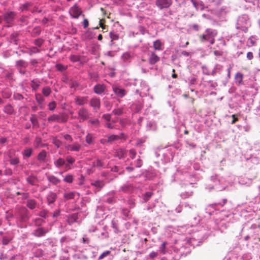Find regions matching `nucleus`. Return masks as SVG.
I'll return each instance as SVG.
<instances>
[{"mask_svg":"<svg viewBox=\"0 0 260 260\" xmlns=\"http://www.w3.org/2000/svg\"><path fill=\"white\" fill-rule=\"evenodd\" d=\"M49 122H56L58 123H66L68 119V116L64 113L59 114H53L48 117Z\"/></svg>","mask_w":260,"mask_h":260,"instance_id":"nucleus-1","label":"nucleus"},{"mask_svg":"<svg viewBox=\"0 0 260 260\" xmlns=\"http://www.w3.org/2000/svg\"><path fill=\"white\" fill-rule=\"evenodd\" d=\"M81 146L78 142H75L73 144H69L66 146V148L68 151L78 152L80 150Z\"/></svg>","mask_w":260,"mask_h":260,"instance_id":"nucleus-7","label":"nucleus"},{"mask_svg":"<svg viewBox=\"0 0 260 260\" xmlns=\"http://www.w3.org/2000/svg\"><path fill=\"white\" fill-rule=\"evenodd\" d=\"M64 139L66 140L69 141V142H72L73 141V138H72L71 136L69 134H66L63 136Z\"/></svg>","mask_w":260,"mask_h":260,"instance_id":"nucleus-56","label":"nucleus"},{"mask_svg":"<svg viewBox=\"0 0 260 260\" xmlns=\"http://www.w3.org/2000/svg\"><path fill=\"white\" fill-rule=\"evenodd\" d=\"M246 57L248 60H251L253 58V55L252 52H248L247 53Z\"/></svg>","mask_w":260,"mask_h":260,"instance_id":"nucleus-60","label":"nucleus"},{"mask_svg":"<svg viewBox=\"0 0 260 260\" xmlns=\"http://www.w3.org/2000/svg\"><path fill=\"white\" fill-rule=\"evenodd\" d=\"M136 154H137V152L135 149H132L129 150L130 157L132 159H134L135 157Z\"/></svg>","mask_w":260,"mask_h":260,"instance_id":"nucleus-51","label":"nucleus"},{"mask_svg":"<svg viewBox=\"0 0 260 260\" xmlns=\"http://www.w3.org/2000/svg\"><path fill=\"white\" fill-rule=\"evenodd\" d=\"M22 195L23 198L24 199H26L28 198V197L29 196V194L28 192L22 193Z\"/></svg>","mask_w":260,"mask_h":260,"instance_id":"nucleus-64","label":"nucleus"},{"mask_svg":"<svg viewBox=\"0 0 260 260\" xmlns=\"http://www.w3.org/2000/svg\"><path fill=\"white\" fill-rule=\"evenodd\" d=\"M105 22V19H102L100 21L99 25L102 28L104 31H108V26L105 25L104 23Z\"/></svg>","mask_w":260,"mask_h":260,"instance_id":"nucleus-28","label":"nucleus"},{"mask_svg":"<svg viewBox=\"0 0 260 260\" xmlns=\"http://www.w3.org/2000/svg\"><path fill=\"white\" fill-rule=\"evenodd\" d=\"M13 239V237L10 236H4L2 239V243L4 245L8 244Z\"/></svg>","mask_w":260,"mask_h":260,"instance_id":"nucleus-23","label":"nucleus"},{"mask_svg":"<svg viewBox=\"0 0 260 260\" xmlns=\"http://www.w3.org/2000/svg\"><path fill=\"white\" fill-rule=\"evenodd\" d=\"M152 193L151 192H147L144 194L143 199L145 202L148 201L152 197Z\"/></svg>","mask_w":260,"mask_h":260,"instance_id":"nucleus-42","label":"nucleus"},{"mask_svg":"<svg viewBox=\"0 0 260 260\" xmlns=\"http://www.w3.org/2000/svg\"><path fill=\"white\" fill-rule=\"evenodd\" d=\"M4 111L8 114H13L14 113L13 107L10 104L7 105L4 107Z\"/></svg>","mask_w":260,"mask_h":260,"instance_id":"nucleus-18","label":"nucleus"},{"mask_svg":"<svg viewBox=\"0 0 260 260\" xmlns=\"http://www.w3.org/2000/svg\"><path fill=\"white\" fill-rule=\"evenodd\" d=\"M31 6H32V4L30 2H27L22 4L21 6L20 9H21V10L22 11H27L28 9V8Z\"/></svg>","mask_w":260,"mask_h":260,"instance_id":"nucleus-24","label":"nucleus"},{"mask_svg":"<svg viewBox=\"0 0 260 260\" xmlns=\"http://www.w3.org/2000/svg\"><path fill=\"white\" fill-rule=\"evenodd\" d=\"M30 120L34 125H35L38 123L37 118L35 115H32L31 116Z\"/></svg>","mask_w":260,"mask_h":260,"instance_id":"nucleus-53","label":"nucleus"},{"mask_svg":"<svg viewBox=\"0 0 260 260\" xmlns=\"http://www.w3.org/2000/svg\"><path fill=\"white\" fill-rule=\"evenodd\" d=\"M82 13L81 9L77 5L71 7L69 10L70 14L74 18H78Z\"/></svg>","mask_w":260,"mask_h":260,"instance_id":"nucleus-5","label":"nucleus"},{"mask_svg":"<svg viewBox=\"0 0 260 260\" xmlns=\"http://www.w3.org/2000/svg\"><path fill=\"white\" fill-rule=\"evenodd\" d=\"M235 80L236 82L238 83L239 85H243V74L241 73H237L236 74L235 76Z\"/></svg>","mask_w":260,"mask_h":260,"instance_id":"nucleus-17","label":"nucleus"},{"mask_svg":"<svg viewBox=\"0 0 260 260\" xmlns=\"http://www.w3.org/2000/svg\"><path fill=\"white\" fill-rule=\"evenodd\" d=\"M74 180V176L72 175L68 174L63 179V181L67 183H72Z\"/></svg>","mask_w":260,"mask_h":260,"instance_id":"nucleus-32","label":"nucleus"},{"mask_svg":"<svg viewBox=\"0 0 260 260\" xmlns=\"http://www.w3.org/2000/svg\"><path fill=\"white\" fill-rule=\"evenodd\" d=\"M36 100L40 105L42 104L44 101V98L40 93H37L35 95Z\"/></svg>","mask_w":260,"mask_h":260,"instance_id":"nucleus-25","label":"nucleus"},{"mask_svg":"<svg viewBox=\"0 0 260 260\" xmlns=\"http://www.w3.org/2000/svg\"><path fill=\"white\" fill-rule=\"evenodd\" d=\"M51 92V88L48 86L45 87L42 89V93L45 96H48L50 94Z\"/></svg>","mask_w":260,"mask_h":260,"instance_id":"nucleus-26","label":"nucleus"},{"mask_svg":"<svg viewBox=\"0 0 260 260\" xmlns=\"http://www.w3.org/2000/svg\"><path fill=\"white\" fill-rule=\"evenodd\" d=\"M120 137L118 135H111L107 137V141L109 143H112L114 141H117L120 139Z\"/></svg>","mask_w":260,"mask_h":260,"instance_id":"nucleus-21","label":"nucleus"},{"mask_svg":"<svg viewBox=\"0 0 260 260\" xmlns=\"http://www.w3.org/2000/svg\"><path fill=\"white\" fill-rule=\"evenodd\" d=\"M126 155V151L123 149H119L116 152V156L120 159L124 158Z\"/></svg>","mask_w":260,"mask_h":260,"instance_id":"nucleus-19","label":"nucleus"},{"mask_svg":"<svg viewBox=\"0 0 260 260\" xmlns=\"http://www.w3.org/2000/svg\"><path fill=\"white\" fill-rule=\"evenodd\" d=\"M5 174L6 175L10 176L12 174V171L11 169H6L5 171Z\"/></svg>","mask_w":260,"mask_h":260,"instance_id":"nucleus-62","label":"nucleus"},{"mask_svg":"<svg viewBox=\"0 0 260 260\" xmlns=\"http://www.w3.org/2000/svg\"><path fill=\"white\" fill-rule=\"evenodd\" d=\"M22 212L24 215L21 216V219L22 221H25L28 219V217L27 216L28 211L26 209L24 208L22 209Z\"/></svg>","mask_w":260,"mask_h":260,"instance_id":"nucleus-33","label":"nucleus"},{"mask_svg":"<svg viewBox=\"0 0 260 260\" xmlns=\"http://www.w3.org/2000/svg\"><path fill=\"white\" fill-rule=\"evenodd\" d=\"M40 85V82L33 80L31 81V86L34 90H37Z\"/></svg>","mask_w":260,"mask_h":260,"instance_id":"nucleus-30","label":"nucleus"},{"mask_svg":"<svg viewBox=\"0 0 260 260\" xmlns=\"http://www.w3.org/2000/svg\"><path fill=\"white\" fill-rule=\"evenodd\" d=\"M86 142L88 144H92L93 143V137L91 134H88L86 136Z\"/></svg>","mask_w":260,"mask_h":260,"instance_id":"nucleus-38","label":"nucleus"},{"mask_svg":"<svg viewBox=\"0 0 260 260\" xmlns=\"http://www.w3.org/2000/svg\"><path fill=\"white\" fill-rule=\"evenodd\" d=\"M156 6L160 9H167L172 4V0H156Z\"/></svg>","mask_w":260,"mask_h":260,"instance_id":"nucleus-4","label":"nucleus"},{"mask_svg":"<svg viewBox=\"0 0 260 260\" xmlns=\"http://www.w3.org/2000/svg\"><path fill=\"white\" fill-rule=\"evenodd\" d=\"M65 165V160L62 158H59L54 161V165L57 168H60Z\"/></svg>","mask_w":260,"mask_h":260,"instance_id":"nucleus-20","label":"nucleus"},{"mask_svg":"<svg viewBox=\"0 0 260 260\" xmlns=\"http://www.w3.org/2000/svg\"><path fill=\"white\" fill-rule=\"evenodd\" d=\"M113 91L120 98L123 97L126 94V91L124 89H120L118 87L113 88Z\"/></svg>","mask_w":260,"mask_h":260,"instance_id":"nucleus-13","label":"nucleus"},{"mask_svg":"<svg viewBox=\"0 0 260 260\" xmlns=\"http://www.w3.org/2000/svg\"><path fill=\"white\" fill-rule=\"evenodd\" d=\"M167 245V242H164L161 245H160V246L159 247V250L160 251V252L163 254H165L166 253V252H167V250H166V246Z\"/></svg>","mask_w":260,"mask_h":260,"instance_id":"nucleus-29","label":"nucleus"},{"mask_svg":"<svg viewBox=\"0 0 260 260\" xmlns=\"http://www.w3.org/2000/svg\"><path fill=\"white\" fill-rule=\"evenodd\" d=\"M102 118L106 121H109L111 119V115L110 114H105L102 116Z\"/></svg>","mask_w":260,"mask_h":260,"instance_id":"nucleus-52","label":"nucleus"},{"mask_svg":"<svg viewBox=\"0 0 260 260\" xmlns=\"http://www.w3.org/2000/svg\"><path fill=\"white\" fill-rule=\"evenodd\" d=\"M26 181L31 185H35L38 182V179L36 176L31 174L26 178Z\"/></svg>","mask_w":260,"mask_h":260,"instance_id":"nucleus-12","label":"nucleus"},{"mask_svg":"<svg viewBox=\"0 0 260 260\" xmlns=\"http://www.w3.org/2000/svg\"><path fill=\"white\" fill-rule=\"evenodd\" d=\"M75 103L79 106H83L88 102V96H77L75 98Z\"/></svg>","mask_w":260,"mask_h":260,"instance_id":"nucleus-8","label":"nucleus"},{"mask_svg":"<svg viewBox=\"0 0 260 260\" xmlns=\"http://www.w3.org/2000/svg\"><path fill=\"white\" fill-rule=\"evenodd\" d=\"M26 206L31 210H33L37 207V202L34 199H29L27 201Z\"/></svg>","mask_w":260,"mask_h":260,"instance_id":"nucleus-14","label":"nucleus"},{"mask_svg":"<svg viewBox=\"0 0 260 260\" xmlns=\"http://www.w3.org/2000/svg\"><path fill=\"white\" fill-rule=\"evenodd\" d=\"M113 113L116 115H121L123 113V109L118 108L113 110Z\"/></svg>","mask_w":260,"mask_h":260,"instance_id":"nucleus-44","label":"nucleus"},{"mask_svg":"<svg viewBox=\"0 0 260 260\" xmlns=\"http://www.w3.org/2000/svg\"><path fill=\"white\" fill-rule=\"evenodd\" d=\"M110 37L112 41L117 40L119 38L118 35L114 32H110Z\"/></svg>","mask_w":260,"mask_h":260,"instance_id":"nucleus-43","label":"nucleus"},{"mask_svg":"<svg viewBox=\"0 0 260 260\" xmlns=\"http://www.w3.org/2000/svg\"><path fill=\"white\" fill-rule=\"evenodd\" d=\"M88 122L96 127H99L100 125V121L98 119H90Z\"/></svg>","mask_w":260,"mask_h":260,"instance_id":"nucleus-31","label":"nucleus"},{"mask_svg":"<svg viewBox=\"0 0 260 260\" xmlns=\"http://www.w3.org/2000/svg\"><path fill=\"white\" fill-rule=\"evenodd\" d=\"M16 64L17 66L26 68L27 66V63L23 60H19L17 61Z\"/></svg>","mask_w":260,"mask_h":260,"instance_id":"nucleus-36","label":"nucleus"},{"mask_svg":"<svg viewBox=\"0 0 260 260\" xmlns=\"http://www.w3.org/2000/svg\"><path fill=\"white\" fill-rule=\"evenodd\" d=\"M47 179L50 183L54 185H56L60 183V180L56 177L53 175H49L47 176Z\"/></svg>","mask_w":260,"mask_h":260,"instance_id":"nucleus-16","label":"nucleus"},{"mask_svg":"<svg viewBox=\"0 0 260 260\" xmlns=\"http://www.w3.org/2000/svg\"><path fill=\"white\" fill-rule=\"evenodd\" d=\"M157 255L158 253L154 251H152L149 254V257L152 259L155 258Z\"/></svg>","mask_w":260,"mask_h":260,"instance_id":"nucleus-58","label":"nucleus"},{"mask_svg":"<svg viewBox=\"0 0 260 260\" xmlns=\"http://www.w3.org/2000/svg\"><path fill=\"white\" fill-rule=\"evenodd\" d=\"M11 95V92L8 90L4 91L2 92V96L4 98L8 99Z\"/></svg>","mask_w":260,"mask_h":260,"instance_id":"nucleus-46","label":"nucleus"},{"mask_svg":"<svg viewBox=\"0 0 260 260\" xmlns=\"http://www.w3.org/2000/svg\"><path fill=\"white\" fill-rule=\"evenodd\" d=\"M56 106V104L55 102H54V101H53V102L49 103V104H48L49 109L50 111H53L55 109Z\"/></svg>","mask_w":260,"mask_h":260,"instance_id":"nucleus-45","label":"nucleus"},{"mask_svg":"<svg viewBox=\"0 0 260 260\" xmlns=\"http://www.w3.org/2000/svg\"><path fill=\"white\" fill-rule=\"evenodd\" d=\"M34 222L36 225L40 226L45 221L42 219L38 218L34 219Z\"/></svg>","mask_w":260,"mask_h":260,"instance_id":"nucleus-40","label":"nucleus"},{"mask_svg":"<svg viewBox=\"0 0 260 260\" xmlns=\"http://www.w3.org/2000/svg\"><path fill=\"white\" fill-rule=\"evenodd\" d=\"M47 214H48V211L44 209L40 212L39 215L40 217L46 218L47 216Z\"/></svg>","mask_w":260,"mask_h":260,"instance_id":"nucleus-48","label":"nucleus"},{"mask_svg":"<svg viewBox=\"0 0 260 260\" xmlns=\"http://www.w3.org/2000/svg\"><path fill=\"white\" fill-rule=\"evenodd\" d=\"M75 195V192H70L64 193V197L67 200H70V199H74Z\"/></svg>","mask_w":260,"mask_h":260,"instance_id":"nucleus-34","label":"nucleus"},{"mask_svg":"<svg viewBox=\"0 0 260 260\" xmlns=\"http://www.w3.org/2000/svg\"><path fill=\"white\" fill-rule=\"evenodd\" d=\"M86 37L88 39H91L93 38L92 33L91 31H87L85 33Z\"/></svg>","mask_w":260,"mask_h":260,"instance_id":"nucleus-57","label":"nucleus"},{"mask_svg":"<svg viewBox=\"0 0 260 260\" xmlns=\"http://www.w3.org/2000/svg\"><path fill=\"white\" fill-rule=\"evenodd\" d=\"M90 105L94 110H97L100 109L101 107V101L99 98L93 97L90 101Z\"/></svg>","mask_w":260,"mask_h":260,"instance_id":"nucleus-6","label":"nucleus"},{"mask_svg":"<svg viewBox=\"0 0 260 260\" xmlns=\"http://www.w3.org/2000/svg\"><path fill=\"white\" fill-rule=\"evenodd\" d=\"M111 253V251L109 250H107L106 251H104L103 253H102L100 256L99 257L98 259L101 260L103 259L105 257L109 255Z\"/></svg>","mask_w":260,"mask_h":260,"instance_id":"nucleus-41","label":"nucleus"},{"mask_svg":"<svg viewBox=\"0 0 260 260\" xmlns=\"http://www.w3.org/2000/svg\"><path fill=\"white\" fill-rule=\"evenodd\" d=\"M93 166L96 167H102L104 166V164L101 160L98 159L93 162Z\"/></svg>","mask_w":260,"mask_h":260,"instance_id":"nucleus-37","label":"nucleus"},{"mask_svg":"<svg viewBox=\"0 0 260 260\" xmlns=\"http://www.w3.org/2000/svg\"><path fill=\"white\" fill-rule=\"evenodd\" d=\"M35 44L38 47L41 46L43 43V40L41 39H38L35 41Z\"/></svg>","mask_w":260,"mask_h":260,"instance_id":"nucleus-50","label":"nucleus"},{"mask_svg":"<svg viewBox=\"0 0 260 260\" xmlns=\"http://www.w3.org/2000/svg\"><path fill=\"white\" fill-rule=\"evenodd\" d=\"M92 185L97 187L99 189L102 188L104 186V183L103 182L100 181H96L94 183H92Z\"/></svg>","mask_w":260,"mask_h":260,"instance_id":"nucleus-39","label":"nucleus"},{"mask_svg":"<svg viewBox=\"0 0 260 260\" xmlns=\"http://www.w3.org/2000/svg\"><path fill=\"white\" fill-rule=\"evenodd\" d=\"M48 204H52L54 203L56 199V194L54 192H50L47 197Z\"/></svg>","mask_w":260,"mask_h":260,"instance_id":"nucleus-15","label":"nucleus"},{"mask_svg":"<svg viewBox=\"0 0 260 260\" xmlns=\"http://www.w3.org/2000/svg\"><path fill=\"white\" fill-rule=\"evenodd\" d=\"M16 16V13L14 11H7L3 16V19L7 23L11 24Z\"/></svg>","mask_w":260,"mask_h":260,"instance_id":"nucleus-3","label":"nucleus"},{"mask_svg":"<svg viewBox=\"0 0 260 260\" xmlns=\"http://www.w3.org/2000/svg\"><path fill=\"white\" fill-rule=\"evenodd\" d=\"M66 160L67 161V163L70 165L74 164L75 161V158H74L71 156H68L66 158Z\"/></svg>","mask_w":260,"mask_h":260,"instance_id":"nucleus-49","label":"nucleus"},{"mask_svg":"<svg viewBox=\"0 0 260 260\" xmlns=\"http://www.w3.org/2000/svg\"><path fill=\"white\" fill-rule=\"evenodd\" d=\"M105 105L107 108H108V110H110L111 108V104L108 101H106L105 102Z\"/></svg>","mask_w":260,"mask_h":260,"instance_id":"nucleus-63","label":"nucleus"},{"mask_svg":"<svg viewBox=\"0 0 260 260\" xmlns=\"http://www.w3.org/2000/svg\"><path fill=\"white\" fill-rule=\"evenodd\" d=\"M106 86L104 84H98L94 86L93 91L98 94H101L105 92Z\"/></svg>","mask_w":260,"mask_h":260,"instance_id":"nucleus-9","label":"nucleus"},{"mask_svg":"<svg viewBox=\"0 0 260 260\" xmlns=\"http://www.w3.org/2000/svg\"><path fill=\"white\" fill-rule=\"evenodd\" d=\"M46 157V152L44 150L42 151L38 155V159L44 161Z\"/></svg>","mask_w":260,"mask_h":260,"instance_id":"nucleus-27","label":"nucleus"},{"mask_svg":"<svg viewBox=\"0 0 260 260\" xmlns=\"http://www.w3.org/2000/svg\"><path fill=\"white\" fill-rule=\"evenodd\" d=\"M209 37H210V36L209 35H202L200 36L201 41L203 42L205 41H207V40H208V39Z\"/></svg>","mask_w":260,"mask_h":260,"instance_id":"nucleus-54","label":"nucleus"},{"mask_svg":"<svg viewBox=\"0 0 260 260\" xmlns=\"http://www.w3.org/2000/svg\"><path fill=\"white\" fill-rule=\"evenodd\" d=\"M83 25L84 28H87L89 25V22L87 19H84L83 21Z\"/></svg>","mask_w":260,"mask_h":260,"instance_id":"nucleus-59","label":"nucleus"},{"mask_svg":"<svg viewBox=\"0 0 260 260\" xmlns=\"http://www.w3.org/2000/svg\"><path fill=\"white\" fill-rule=\"evenodd\" d=\"M32 152V148H27L24 150L23 152V155L26 156L27 157H30Z\"/></svg>","mask_w":260,"mask_h":260,"instance_id":"nucleus-35","label":"nucleus"},{"mask_svg":"<svg viewBox=\"0 0 260 260\" xmlns=\"http://www.w3.org/2000/svg\"><path fill=\"white\" fill-rule=\"evenodd\" d=\"M159 61V57L153 52L151 53L149 58V62L150 64H154Z\"/></svg>","mask_w":260,"mask_h":260,"instance_id":"nucleus-11","label":"nucleus"},{"mask_svg":"<svg viewBox=\"0 0 260 260\" xmlns=\"http://www.w3.org/2000/svg\"><path fill=\"white\" fill-rule=\"evenodd\" d=\"M162 43L160 40H157L153 42V47L155 50H161Z\"/></svg>","mask_w":260,"mask_h":260,"instance_id":"nucleus-22","label":"nucleus"},{"mask_svg":"<svg viewBox=\"0 0 260 260\" xmlns=\"http://www.w3.org/2000/svg\"><path fill=\"white\" fill-rule=\"evenodd\" d=\"M90 116L88 110L85 108H81L78 111V119L80 122L87 120Z\"/></svg>","mask_w":260,"mask_h":260,"instance_id":"nucleus-2","label":"nucleus"},{"mask_svg":"<svg viewBox=\"0 0 260 260\" xmlns=\"http://www.w3.org/2000/svg\"><path fill=\"white\" fill-rule=\"evenodd\" d=\"M53 144L57 147H59L61 145V142L56 138H54L53 139Z\"/></svg>","mask_w":260,"mask_h":260,"instance_id":"nucleus-55","label":"nucleus"},{"mask_svg":"<svg viewBox=\"0 0 260 260\" xmlns=\"http://www.w3.org/2000/svg\"><path fill=\"white\" fill-rule=\"evenodd\" d=\"M48 230L43 228H39L34 231V235L38 237L44 236Z\"/></svg>","mask_w":260,"mask_h":260,"instance_id":"nucleus-10","label":"nucleus"},{"mask_svg":"<svg viewBox=\"0 0 260 260\" xmlns=\"http://www.w3.org/2000/svg\"><path fill=\"white\" fill-rule=\"evenodd\" d=\"M10 161L11 164L15 165L19 162V159L18 157L11 158Z\"/></svg>","mask_w":260,"mask_h":260,"instance_id":"nucleus-47","label":"nucleus"},{"mask_svg":"<svg viewBox=\"0 0 260 260\" xmlns=\"http://www.w3.org/2000/svg\"><path fill=\"white\" fill-rule=\"evenodd\" d=\"M30 54L39 52L40 50L36 47H32L30 49Z\"/></svg>","mask_w":260,"mask_h":260,"instance_id":"nucleus-61","label":"nucleus"}]
</instances>
